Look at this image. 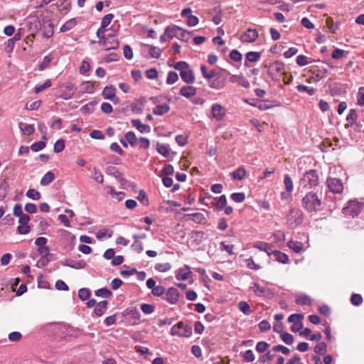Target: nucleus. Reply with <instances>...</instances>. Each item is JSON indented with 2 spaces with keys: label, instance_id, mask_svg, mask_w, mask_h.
Returning a JSON list of instances; mask_svg holds the SVG:
<instances>
[{
  "label": "nucleus",
  "instance_id": "obj_1",
  "mask_svg": "<svg viewBox=\"0 0 364 364\" xmlns=\"http://www.w3.org/2000/svg\"><path fill=\"white\" fill-rule=\"evenodd\" d=\"M228 75H230V73L228 70L220 69L216 72L215 77L208 81V86L215 90L223 89L226 85Z\"/></svg>",
  "mask_w": 364,
  "mask_h": 364
},
{
  "label": "nucleus",
  "instance_id": "obj_2",
  "mask_svg": "<svg viewBox=\"0 0 364 364\" xmlns=\"http://www.w3.org/2000/svg\"><path fill=\"white\" fill-rule=\"evenodd\" d=\"M303 205L307 211L316 212L321 209V201L316 193H309L303 198Z\"/></svg>",
  "mask_w": 364,
  "mask_h": 364
},
{
  "label": "nucleus",
  "instance_id": "obj_3",
  "mask_svg": "<svg viewBox=\"0 0 364 364\" xmlns=\"http://www.w3.org/2000/svg\"><path fill=\"white\" fill-rule=\"evenodd\" d=\"M165 34L167 35L168 39L177 38L183 41H188L190 38V33L177 26H168L165 29Z\"/></svg>",
  "mask_w": 364,
  "mask_h": 364
},
{
  "label": "nucleus",
  "instance_id": "obj_4",
  "mask_svg": "<svg viewBox=\"0 0 364 364\" xmlns=\"http://www.w3.org/2000/svg\"><path fill=\"white\" fill-rule=\"evenodd\" d=\"M287 222L291 228H295L303 222V213L299 208H291L287 214Z\"/></svg>",
  "mask_w": 364,
  "mask_h": 364
},
{
  "label": "nucleus",
  "instance_id": "obj_5",
  "mask_svg": "<svg viewBox=\"0 0 364 364\" xmlns=\"http://www.w3.org/2000/svg\"><path fill=\"white\" fill-rule=\"evenodd\" d=\"M170 333L171 336L178 337H190L192 334V328L180 321L171 328Z\"/></svg>",
  "mask_w": 364,
  "mask_h": 364
},
{
  "label": "nucleus",
  "instance_id": "obj_6",
  "mask_svg": "<svg viewBox=\"0 0 364 364\" xmlns=\"http://www.w3.org/2000/svg\"><path fill=\"white\" fill-rule=\"evenodd\" d=\"M26 24L28 26V31L31 32L29 37L31 38V41L35 38L36 34L38 32L41 28V21L36 16H29L26 19Z\"/></svg>",
  "mask_w": 364,
  "mask_h": 364
},
{
  "label": "nucleus",
  "instance_id": "obj_7",
  "mask_svg": "<svg viewBox=\"0 0 364 364\" xmlns=\"http://www.w3.org/2000/svg\"><path fill=\"white\" fill-rule=\"evenodd\" d=\"M363 206V203L358 201L351 200L349 202L348 206L343 208V213L346 215L355 217L358 215L361 212Z\"/></svg>",
  "mask_w": 364,
  "mask_h": 364
},
{
  "label": "nucleus",
  "instance_id": "obj_8",
  "mask_svg": "<svg viewBox=\"0 0 364 364\" xmlns=\"http://www.w3.org/2000/svg\"><path fill=\"white\" fill-rule=\"evenodd\" d=\"M42 34L44 38H50L54 33V24L49 17L43 16L42 18Z\"/></svg>",
  "mask_w": 364,
  "mask_h": 364
},
{
  "label": "nucleus",
  "instance_id": "obj_9",
  "mask_svg": "<svg viewBox=\"0 0 364 364\" xmlns=\"http://www.w3.org/2000/svg\"><path fill=\"white\" fill-rule=\"evenodd\" d=\"M98 44L103 46L105 50L116 49L119 47V41L112 34L107 35L105 39L98 41Z\"/></svg>",
  "mask_w": 364,
  "mask_h": 364
},
{
  "label": "nucleus",
  "instance_id": "obj_10",
  "mask_svg": "<svg viewBox=\"0 0 364 364\" xmlns=\"http://www.w3.org/2000/svg\"><path fill=\"white\" fill-rule=\"evenodd\" d=\"M284 64L280 61H275L269 65V74L272 77H279L284 74Z\"/></svg>",
  "mask_w": 364,
  "mask_h": 364
},
{
  "label": "nucleus",
  "instance_id": "obj_11",
  "mask_svg": "<svg viewBox=\"0 0 364 364\" xmlns=\"http://www.w3.org/2000/svg\"><path fill=\"white\" fill-rule=\"evenodd\" d=\"M116 88L113 85L106 86L102 93L104 99L109 100L114 104H117L119 100L116 97Z\"/></svg>",
  "mask_w": 364,
  "mask_h": 364
},
{
  "label": "nucleus",
  "instance_id": "obj_12",
  "mask_svg": "<svg viewBox=\"0 0 364 364\" xmlns=\"http://www.w3.org/2000/svg\"><path fill=\"white\" fill-rule=\"evenodd\" d=\"M258 32L256 29L248 28L240 36V41L244 43H253L258 38Z\"/></svg>",
  "mask_w": 364,
  "mask_h": 364
},
{
  "label": "nucleus",
  "instance_id": "obj_13",
  "mask_svg": "<svg viewBox=\"0 0 364 364\" xmlns=\"http://www.w3.org/2000/svg\"><path fill=\"white\" fill-rule=\"evenodd\" d=\"M203 238V232L200 231H192L188 236V244L196 247Z\"/></svg>",
  "mask_w": 364,
  "mask_h": 364
},
{
  "label": "nucleus",
  "instance_id": "obj_14",
  "mask_svg": "<svg viewBox=\"0 0 364 364\" xmlns=\"http://www.w3.org/2000/svg\"><path fill=\"white\" fill-rule=\"evenodd\" d=\"M211 112L213 117L216 120H221L225 114L223 107L220 104H213L211 107Z\"/></svg>",
  "mask_w": 364,
  "mask_h": 364
},
{
  "label": "nucleus",
  "instance_id": "obj_15",
  "mask_svg": "<svg viewBox=\"0 0 364 364\" xmlns=\"http://www.w3.org/2000/svg\"><path fill=\"white\" fill-rule=\"evenodd\" d=\"M173 173V167L168 164L166 165L161 171L160 176L162 177V182L168 183L173 182V179L169 177L170 175Z\"/></svg>",
  "mask_w": 364,
  "mask_h": 364
},
{
  "label": "nucleus",
  "instance_id": "obj_16",
  "mask_svg": "<svg viewBox=\"0 0 364 364\" xmlns=\"http://www.w3.org/2000/svg\"><path fill=\"white\" fill-rule=\"evenodd\" d=\"M191 272L190 270V267L188 265H184V267L178 269L176 275V278L177 280L185 281L191 277Z\"/></svg>",
  "mask_w": 364,
  "mask_h": 364
},
{
  "label": "nucleus",
  "instance_id": "obj_17",
  "mask_svg": "<svg viewBox=\"0 0 364 364\" xmlns=\"http://www.w3.org/2000/svg\"><path fill=\"white\" fill-rule=\"evenodd\" d=\"M178 291L176 288H169L166 293V299L171 304H176L178 301Z\"/></svg>",
  "mask_w": 364,
  "mask_h": 364
},
{
  "label": "nucleus",
  "instance_id": "obj_18",
  "mask_svg": "<svg viewBox=\"0 0 364 364\" xmlns=\"http://www.w3.org/2000/svg\"><path fill=\"white\" fill-rule=\"evenodd\" d=\"M131 122L132 126L141 133H149L151 132L150 126L142 124L139 119H132Z\"/></svg>",
  "mask_w": 364,
  "mask_h": 364
},
{
  "label": "nucleus",
  "instance_id": "obj_19",
  "mask_svg": "<svg viewBox=\"0 0 364 364\" xmlns=\"http://www.w3.org/2000/svg\"><path fill=\"white\" fill-rule=\"evenodd\" d=\"M230 81L232 83H238L245 88L250 86L248 80L242 75H232L230 78Z\"/></svg>",
  "mask_w": 364,
  "mask_h": 364
},
{
  "label": "nucleus",
  "instance_id": "obj_20",
  "mask_svg": "<svg viewBox=\"0 0 364 364\" xmlns=\"http://www.w3.org/2000/svg\"><path fill=\"white\" fill-rule=\"evenodd\" d=\"M181 79L187 84L193 83L195 81V76L193 70L188 68L185 71L180 74Z\"/></svg>",
  "mask_w": 364,
  "mask_h": 364
},
{
  "label": "nucleus",
  "instance_id": "obj_21",
  "mask_svg": "<svg viewBox=\"0 0 364 364\" xmlns=\"http://www.w3.org/2000/svg\"><path fill=\"white\" fill-rule=\"evenodd\" d=\"M197 89L193 86H183L180 89V94L186 97L190 98L196 94Z\"/></svg>",
  "mask_w": 364,
  "mask_h": 364
},
{
  "label": "nucleus",
  "instance_id": "obj_22",
  "mask_svg": "<svg viewBox=\"0 0 364 364\" xmlns=\"http://www.w3.org/2000/svg\"><path fill=\"white\" fill-rule=\"evenodd\" d=\"M85 262L82 260H80V261H69V260H65V262H63V265L64 266H68V267H70L71 268H73V269H83L85 268Z\"/></svg>",
  "mask_w": 364,
  "mask_h": 364
},
{
  "label": "nucleus",
  "instance_id": "obj_23",
  "mask_svg": "<svg viewBox=\"0 0 364 364\" xmlns=\"http://www.w3.org/2000/svg\"><path fill=\"white\" fill-rule=\"evenodd\" d=\"M254 247L257 248L262 251H264L268 256H270L273 251L269 244L264 242H257L254 245Z\"/></svg>",
  "mask_w": 364,
  "mask_h": 364
},
{
  "label": "nucleus",
  "instance_id": "obj_24",
  "mask_svg": "<svg viewBox=\"0 0 364 364\" xmlns=\"http://www.w3.org/2000/svg\"><path fill=\"white\" fill-rule=\"evenodd\" d=\"M287 246L296 253H300L304 250V245L301 242L289 240Z\"/></svg>",
  "mask_w": 364,
  "mask_h": 364
},
{
  "label": "nucleus",
  "instance_id": "obj_25",
  "mask_svg": "<svg viewBox=\"0 0 364 364\" xmlns=\"http://www.w3.org/2000/svg\"><path fill=\"white\" fill-rule=\"evenodd\" d=\"M275 259L282 264H287L289 262V257L285 253H283L279 250H274L272 252Z\"/></svg>",
  "mask_w": 364,
  "mask_h": 364
},
{
  "label": "nucleus",
  "instance_id": "obj_26",
  "mask_svg": "<svg viewBox=\"0 0 364 364\" xmlns=\"http://www.w3.org/2000/svg\"><path fill=\"white\" fill-rule=\"evenodd\" d=\"M200 71L201 73L205 79H206L208 81L213 79L216 73L215 70L213 69L210 70H208L207 67L205 65H200Z\"/></svg>",
  "mask_w": 364,
  "mask_h": 364
},
{
  "label": "nucleus",
  "instance_id": "obj_27",
  "mask_svg": "<svg viewBox=\"0 0 364 364\" xmlns=\"http://www.w3.org/2000/svg\"><path fill=\"white\" fill-rule=\"evenodd\" d=\"M107 301H102L97 304L95 308V314L97 316H101L105 312L107 309Z\"/></svg>",
  "mask_w": 364,
  "mask_h": 364
},
{
  "label": "nucleus",
  "instance_id": "obj_28",
  "mask_svg": "<svg viewBox=\"0 0 364 364\" xmlns=\"http://www.w3.org/2000/svg\"><path fill=\"white\" fill-rule=\"evenodd\" d=\"M218 209L223 210L227 205V200L225 195L221 196L219 198H213L211 202Z\"/></svg>",
  "mask_w": 364,
  "mask_h": 364
},
{
  "label": "nucleus",
  "instance_id": "obj_29",
  "mask_svg": "<svg viewBox=\"0 0 364 364\" xmlns=\"http://www.w3.org/2000/svg\"><path fill=\"white\" fill-rule=\"evenodd\" d=\"M18 127L22 131L23 134L28 136L32 134L35 131L34 127L32 124H27L23 122H20L18 124Z\"/></svg>",
  "mask_w": 364,
  "mask_h": 364
},
{
  "label": "nucleus",
  "instance_id": "obj_30",
  "mask_svg": "<svg viewBox=\"0 0 364 364\" xmlns=\"http://www.w3.org/2000/svg\"><path fill=\"white\" fill-rule=\"evenodd\" d=\"M304 181L305 182H317L318 177L315 170H310L307 171L304 176Z\"/></svg>",
  "mask_w": 364,
  "mask_h": 364
},
{
  "label": "nucleus",
  "instance_id": "obj_31",
  "mask_svg": "<svg viewBox=\"0 0 364 364\" xmlns=\"http://www.w3.org/2000/svg\"><path fill=\"white\" fill-rule=\"evenodd\" d=\"M170 107L167 104L159 105L155 107L153 110V113L156 115H162L167 113Z\"/></svg>",
  "mask_w": 364,
  "mask_h": 364
},
{
  "label": "nucleus",
  "instance_id": "obj_32",
  "mask_svg": "<svg viewBox=\"0 0 364 364\" xmlns=\"http://www.w3.org/2000/svg\"><path fill=\"white\" fill-rule=\"evenodd\" d=\"M259 58H260V53H259L254 52V51L248 52L246 54V61L245 62V65L247 66V67L249 66L247 65V61L257 62V61H258L259 60Z\"/></svg>",
  "mask_w": 364,
  "mask_h": 364
},
{
  "label": "nucleus",
  "instance_id": "obj_33",
  "mask_svg": "<svg viewBox=\"0 0 364 364\" xmlns=\"http://www.w3.org/2000/svg\"><path fill=\"white\" fill-rule=\"evenodd\" d=\"M80 92L82 93H93L95 92L94 85L89 81L83 82L80 85Z\"/></svg>",
  "mask_w": 364,
  "mask_h": 364
},
{
  "label": "nucleus",
  "instance_id": "obj_34",
  "mask_svg": "<svg viewBox=\"0 0 364 364\" xmlns=\"http://www.w3.org/2000/svg\"><path fill=\"white\" fill-rule=\"evenodd\" d=\"M246 171L243 167H240L237 170L232 171L230 174L232 175V178L233 180H242Z\"/></svg>",
  "mask_w": 364,
  "mask_h": 364
},
{
  "label": "nucleus",
  "instance_id": "obj_35",
  "mask_svg": "<svg viewBox=\"0 0 364 364\" xmlns=\"http://www.w3.org/2000/svg\"><path fill=\"white\" fill-rule=\"evenodd\" d=\"M238 309L240 311H242L245 315H250L252 313V310L250 306L244 301H240L237 304Z\"/></svg>",
  "mask_w": 364,
  "mask_h": 364
},
{
  "label": "nucleus",
  "instance_id": "obj_36",
  "mask_svg": "<svg viewBox=\"0 0 364 364\" xmlns=\"http://www.w3.org/2000/svg\"><path fill=\"white\" fill-rule=\"evenodd\" d=\"M77 21L75 18H71L67 21L60 28V32H66L71 30L75 25Z\"/></svg>",
  "mask_w": 364,
  "mask_h": 364
},
{
  "label": "nucleus",
  "instance_id": "obj_37",
  "mask_svg": "<svg viewBox=\"0 0 364 364\" xmlns=\"http://www.w3.org/2000/svg\"><path fill=\"white\" fill-rule=\"evenodd\" d=\"M327 186L333 193H341L343 191V183H327Z\"/></svg>",
  "mask_w": 364,
  "mask_h": 364
},
{
  "label": "nucleus",
  "instance_id": "obj_38",
  "mask_svg": "<svg viewBox=\"0 0 364 364\" xmlns=\"http://www.w3.org/2000/svg\"><path fill=\"white\" fill-rule=\"evenodd\" d=\"M296 303L299 305H311V299L307 295H300L296 296Z\"/></svg>",
  "mask_w": 364,
  "mask_h": 364
},
{
  "label": "nucleus",
  "instance_id": "obj_39",
  "mask_svg": "<svg viewBox=\"0 0 364 364\" xmlns=\"http://www.w3.org/2000/svg\"><path fill=\"white\" fill-rule=\"evenodd\" d=\"M53 59V56L52 55V54H48V55H46L39 65V70H43L46 68H48Z\"/></svg>",
  "mask_w": 364,
  "mask_h": 364
},
{
  "label": "nucleus",
  "instance_id": "obj_40",
  "mask_svg": "<svg viewBox=\"0 0 364 364\" xmlns=\"http://www.w3.org/2000/svg\"><path fill=\"white\" fill-rule=\"evenodd\" d=\"M125 139L132 146H134L136 145L137 139L133 132H127L125 134Z\"/></svg>",
  "mask_w": 364,
  "mask_h": 364
},
{
  "label": "nucleus",
  "instance_id": "obj_41",
  "mask_svg": "<svg viewBox=\"0 0 364 364\" xmlns=\"http://www.w3.org/2000/svg\"><path fill=\"white\" fill-rule=\"evenodd\" d=\"M156 149L157 151L164 156L167 157L169 156L170 150L167 145L158 144Z\"/></svg>",
  "mask_w": 364,
  "mask_h": 364
},
{
  "label": "nucleus",
  "instance_id": "obj_42",
  "mask_svg": "<svg viewBox=\"0 0 364 364\" xmlns=\"http://www.w3.org/2000/svg\"><path fill=\"white\" fill-rule=\"evenodd\" d=\"M149 55L154 58H159L161 56V50L153 46H147Z\"/></svg>",
  "mask_w": 364,
  "mask_h": 364
},
{
  "label": "nucleus",
  "instance_id": "obj_43",
  "mask_svg": "<svg viewBox=\"0 0 364 364\" xmlns=\"http://www.w3.org/2000/svg\"><path fill=\"white\" fill-rule=\"evenodd\" d=\"M296 89L298 90V91H299L301 92H306L309 95H313L316 92V90L314 88L309 87H307V86L301 85V84L298 85L296 86Z\"/></svg>",
  "mask_w": 364,
  "mask_h": 364
},
{
  "label": "nucleus",
  "instance_id": "obj_44",
  "mask_svg": "<svg viewBox=\"0 0 364 364\" xmlns=\"http://www.w3.org/2000/svg\"><path fill=\"white\" fill-rule=\"evenodd\" d=\"M178 80V74L174 71H169L168 73V76L166 78V83L168 85H172L175 83Z\"/></svg>",
  "mask_w": 364,
  "mask_h": 364
},
{
  "label": "nucleus",
  "instance_id": "obj_45",
  "mask_svg": "<svg viewBox=\"0 0 364 364\" xmlns=\"http://www.w3.org/2000/svg\"><path fill=\"white\" fill-rule=\"evenodd\" d=\"M95 295L97 296L102 297V298H108L112 295V292L109 289L107 288H102L96 291Z\"/></svg>",
  "mask_w": 364,
  "mask_h": 364
},
{
  "label": "nucleus",
  "instance_id": "obj_46",
  "mask_svg": "<svg viewBox=\"0 0 364 364\" xmlns=\"http://www.w3.org/2000/svg\"><path fill=\"white\" fill-rule=\"evenodd\" d=\"M113 18L114 15L112 14H108L105 15L102 19L100 27L106 28V27H107L111 23Z\"/></svg>",
  "mask_w": 364,
  "mask_h": 364
},
{
  "label": "nucleus",
  "instance_id": "obj_47",
  "mask_svg": "<svg viewBox=\"0 0 364 364\" xmlns=\"http://www.w3.org/2000/svg\"><path fill=\"white\" fill-rule=\"evenodd\" d=\"M347 53H348V52L346 50H343L339 49V48H336L335 50H333V51L331 54V57L333 59L338 60V59L342 58Z\"/></svg>",
  "mask_w": 364,
  "mask_h": 364
},
{
  "label": "nucleus",
  "instance_id": "obj_48",
  "mask_svg": "<svg viewBox=\"0 0 364 364\" xmlns=\"http://www.w3.org/2000/svg\"><path fill=\"white\" fill-rule=\"evenodd\" d=\"M188 216L193 220L194 222L198 223H201L204 220V215L200 213H195L193 214H189Z\"/></svg>",
  "mask_w": 364,
  "mask_h": 364
},
{
  "label": "nucleus",
  "instance_id": "obj_49",
  "mask_svg": "<svg viewBox=\"0 0 364 364\" xmlns=\"http://www.w3.org/2000/svg\"><path fill=\"white\" fill-rule=\"evenodd\" d=\"M327 346L325 343L321 342L318 343L315 348L314 351L317 354L323 355L326 352Z\"/></svg>",
  "mask_w": 364,
  "mask_h": 364
},
{
  "label": "nucleus",
  "instance_id": "obj_50",
  "mask_svg": "<svg viewBox=\"0 0 364 364\" xmlns=\"http://www.w3.org/2000/svg\"><path fill=\"white\" fill-rule=\"evenodd\" d=\"M171 268V265L166 262V263H158L155 266V269L161 272H165L168 271Z\"/></svg>",
  "mask_w": 364,
  "mask_h": 364
},
{
  "label": "nucleus",
  "instance_id": "obj_51",
  "mask_svg": "<svg viewBox=\"0 0 364 364\" xmlns=\"http://www.w3.org/2000/svg\"><path fill=\"white\" fill-rule=\"evenodd\" d=\"M246 266L251 269L258 270L261 269V266L256 264L252 258L247 259L245 260Z\"/></svg>",
  "mask_w": 364,
  "mask_h": 364
},
{
  "label": "nucleus",
  "instance_id": "obj_52",
  "mask_svg": "<svg viewBox=\"0 0 364 364\" xmlns=\"http://www.w3.org/2000/svg\"><path fill=\"white\" fill-rule=\"evenodd\" d=\"M358 119V114L355 109H350L346 117V120L352 125Z\"/></svg>",
  "mask_w": 364,
  "mask_h": 364
},
{
  "label": "nucleus",
  "instance_id": "obj_53",
  "mask_svg": "<svg viewBox=\"0 0 364 364\" xmlns=\"http://www.w3.org/2000/svg\"><path fill=\"white\" fill-rule=\"evenodd\" d=\"M173 68L176 70H178L180 71V73L185 71L187 68H189L188 64L185 61H179L177 62L174 65Z\"/></svg>",
  "mask_w": 364,
  "mask_h": 364
},
{
  "label": "nucleus",
  "instance_id": "obj_54",
  "mask_svg": "<svg viewBox=\"0 0 364 364\" xmlns=\"http://www.w3.org/2000/svg\"><path fill=\"white\" fill-rule=\"evenodd\" d=\"M90 294L88 289L82 288L78 291V296L82 301L87 300L90 297Z\"/></svg>",
  "mask_w": 364,
  "mask_h": 364
},
{
  "label": "nucleus",
  "instance_id": "obj_55",
  "mask_svg": "<svg viewBox=\"0 0 364 364\" xmlns=\"http://www.w3.org/2000/svg\"><path fill=\"white\" fill-rule=\"evenodd\" d=\"M51 86V81L50 80H47L43 85L36 86L34 89L35 93L38 94L44 90L46 88H48Z\"/></svg>",
  "mask_w": 364,
  "mask_h": 364
},
{
  "label": "nucleus",
  "instance_id": "obj_56",
  "mask_svg": "<svg viewBox=\"0 0 364 364\" xmlns=\"http://www.w3.org/2000/svg\"><path fill=\"white\" fill-rule=\"evenodd\" d=\"M282 340L287 345H290L294 342V337L289 333H283L281 334Z\"/></svg>",
  "mask_w": 364,
  "mask_h": 364
},
{
  "label": "nucleus",
  "instance_id": "obj_57",
  "mask_svg": "<svg viewBox=\"0 0 364 364\" xmlns=\"http://www.w3.org/2000/svg\"><path fill=\"white\" fill-rule=\"evenodd\" d=\"M65 148V142L63 139L58 140L53 147V150L55 153L61 152Z\"/></svg>",
  "mask_w": 364,
  "mask_h": 364
},
{
  "label": "nucleus",
  "instance_id": "obj_58",
  "mask_svg": "<svg viewBox=\"0 0 364 364\" xmlns=\"http://www.w3.org/2000/svg\"><path fill=\"white\" fill-rule=\"evenodd\" d=\"M141 311L146 314H151L154 311V306L149 304H142L141 305Z\"/></svg>",
  "mask_w": 364,
  "mask_h": 364
},
{
  "label": "nucleus",
  "instance_id": "obj_59",
  "mask_svg": "<svg viewBox=\"0 0 364 364\" xmlns=\"http://www.w3.org/2000/svg\"><path fill=\"white\" fill-rule=\"evenodd\" d=\"M269 346V345L267 342L259 341L256 345V350L258 353H263L268 348Z\"/></svg>",
  "mask_w": 364,
  "mask_h": 364
},
{
  "label": "nucleus",
  "instance_id": "obj_60",
  "mask_svg": "<svg viewBox=\"0 0 364 364\" xmlns=\"http://www.w3.org/2000/svg\"><path fill=\"white\" fill-rule=\"evenodd\" d=\"M304 318V316L300 314H291L288 318V321L296 323V322L301 321Z\"/></svg>",
  "mask_w": 364,
  "mask_h": 364
},
{
  "label": "nucleus",
  "instance_id": "obj_61",
  "mask_svg": "<svg viewBox=\"0 0 364 364\" xmlns=\"http://www.w3.org/2000/svg\"><path fill=\"white\" fill-rule=\"evenodd\" d=\"M242 358L246 362H252L255 360V355L252 350H247L242 354Z\"/></svg>",
  "mask_w": 364,
  "mask_h": 364
},
{
  "label": "nucleus",
  "instance_id": "obj_62",
  "mask_svg": "<svg viewBox=\"0 0 364 364\" xmlns=\"http://www.w3.org/2000/svg\"><path fill=\"white\" fill-rule=\"evenodd\" d=\"M231 198L237 203H242L245 198V196L243 193H235L231 195Z\"/></svg>",
  "mask_w": 364,
  "mask_h": 364
},
{
  "label": "nucleus",
  "instance_id": "obj_63",
  "mask_svg": "<svg viewBox=\"0 0 364 364\" xmlns=\"http://www.w3.org/2000/svg\"><path fill=\"white\" fill-rule=\"evenodd\" d=\"M351 303L355 306H358L363 302V298L360 294H353L350 297Z\"/></svg>",
  "mask_w": 364,
  "mask_h": 364
},
{
  "label": "nucleus",
  "instance_id": "obj_64",
  "mask_svg": "<svg viewBox=\"0 0 364 364\" xmlns=\"http://www.w3.org/2000/svg\"><path fill=\"white\" fill-rule=\"evenodd\" d=\"M364 87H360L357 95V103L360 106H364Z\"/></svg>",
  "mask_w": 364,
  "mask_h": 364
}]
</instances>
